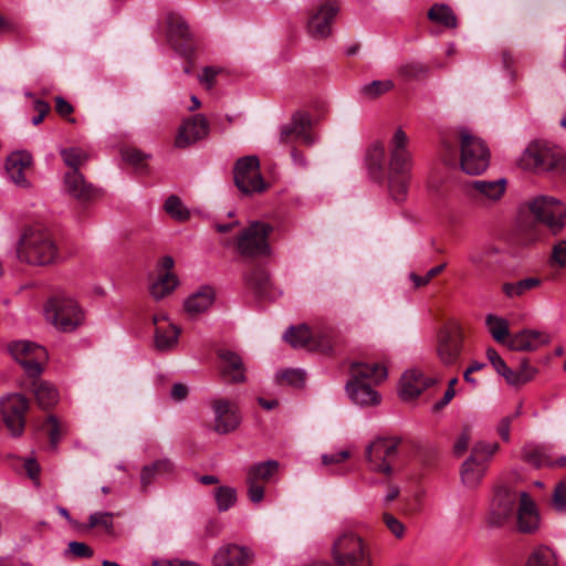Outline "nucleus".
Here are the masks:
<instances>
[{"label":"nucleus","mask_w":566,"mask_h":566,"mask_svg":"<svg viewBox=\"0 0 566 566\" xmlns=\"http://www.w3.org/2000/svg\"><path fill=\"white\" fill-rule=\"evenodd\" d=\"M20 262L34 266L53 264L59 259L57 244L50 230L41 223L21 229L15 249Z\"/></svg>","instance_id":"f257e3e1"},{"label":"nucleus","mask_w":566,"mask_h":566,"mask_svg":"<svg viewBox=\"0 0 566 566\" xmlns=\"http://www.w3.org/2000/svg\"><path fill=\"white\" fill-rule=\"evenodd\" d=\"M353 379L346 390L350 399L359 406H376L381 398L373 385H378L387 378V369L380 364L353 363L350 366Z\"/></svg>","instance_id":"f03ea898"},{"label":"nucleus","mask_w":566,"mask_h":566,"mask_svg":"<svg viewBox=\"0 0 566 566\" xmlns=\"http://www.w3.org/2000/svg\"><path fill=\"white\" fill-rule=\"evenodd\" d=\"M332 557L337 566H374L368 544L352 531H345L334 539Z\"/></svg>","instance_id":"7ed1b4c3"},{"label":"nucleus","mask_w":566,"mask_h":566,"mask_svg":"<svg viewBox=\"0 0 566 566\" xmlns=\"http://www.w3.org/2000/svg\"><path fill=\"white\" fill-rule=\"evenodd\" d=\"M388 154L389 190L394 200L402 201L406 198L411 179V154L406 144H390Z\"/></svg>","instance_id":"20e7f679"},{"label":"nucleus","mask_w":566,"mask_h":566,"mask_svg":"<svg viewBox=\"0 0 566 566\" xmlns=\"http://www.w3.org/2000/svg\"><path fill=\"white\" fill-rule=\"evenodd\" d=\"M273 227L263 221H253L237 238L235 248L242 256L255 258L269 255L271 247L269 237Z\"/></svg>","instance_id":"39448f33"},{"label":"nucleus","mask_w":566,"mask_h":566,"mask_svg":"<svg viewBox=\"0 0 566 566\" xmlns=\"http://www.w3.org/2000/svg\"><path fill=\"white\" fill-rule=\"evenodd\" d=\"M45 313L48 319L62 332H72L84 323L85 314L78 303L71 297H54L49 301Z\"/></svg>","instance_id":"423d86ee"},{"label":"nucleus","mask_w":566,"mask_h":566,"mask_svg":"<svg viewBox=\"0 0 566 566\" xmlns=\"http://www.w3.org/2000/svg\"><path fill=\"white\" fill-rule=\"evenodd\" d=\"M500 446L496 442H476L470 457L464 461L461 468V479L465 486L475 488L489 467L491 458L497 452Z\"/></svg>","instance_id":"0eeeda50"},{"label":"nucleus","mask_w":566,"mask_h":566,"mask_svg":"<svg viewBox=\"0 0 566 566\" xmlns=\"http://www.w3.org/2000/svg\"><path fill=\"white\" fill-rule=\"evenodd\" d=\"M524 169L534 172L564 171L566 169V157L555 148L545 144H530L520 160Z\"/></svg>","instance_id":"6e6552de"},{"label":"nucleus","mask_w":566,"mask_h":566,"mask_svg":"<svg viewBox=\"0 0 566 566\" xmlns=\"http://www.w3.org/2000/svg\"><path fill=\"white\" fill-rule=\"evenodd\" d=\"M533 217L545 224L554 234L559 233L566 226V205L560 200L539 196L528 201Z\"/></svg>","instance_id":"1a4fd4ad"},{"label":"nucleus","mask_w":566,"mask_h":566,"mask_svg":"<svg viewBox=\"0 0 566 566\" xmlns=\"http://www.w3.org/2000/svg\"><path fill=\"white\" fill-rule=\"evenodd\" d=\"M234 184L247 196L264 192L269 185L260 172V161L256 156H245L237 160L233 169Z\"/></svg>","instance_id":"9d476101"},{"label":"nucleus","mask_w":566,"mask_h":566,"mask_svg":"<svg viewBox=\"0 0 566 566\" xmlns=\"http://www.w3.org/2000/svg\"><path fill=\"white\" fill-rule=\"evenodd\" d=\"M399 440L396 438H377L365 451V459L371 472L390 476L392 462L398 454Z\"/></svg>","instance_id":"9b49d317"},{"label":"nucleus","mask_w":566,"mask_h":566,"mask_svg":"<svg viewBox=\"0 0 566 566\" xmlns=\"http://www.w3.org/2000/svg\"><path fill=\"white\" fill-rule=\"evenodd\" d=\"M463 331L459 322L449 321L438 332L437 355L446 366L458 361L463 348Z\"/></svg>","instance_id":"f8f14e48"},{"label":"nucleus","mask_w":566,"mask_h":566,"mask_svg":"<svg viewBox=\"0 0 566 566\" xmlns=\"http://www.w3.org/2000/svg\"><path fill=\"white\" fill-rule=\"evenodd\" d=\"M521 496L522 492L505 486L497 488L490 505L488 524L493 527H502L511 522Z\"/></svg>","instance_id":"ddd939ff"},{"label":"nucleus","mask_w":566,"mask_h":566,"mask_svg":"<svg viewBox=\"0 0 566 566\" xmlns=\"http://www.w3.org/2000/svg\"><path fill=\"white\" fill-rule=\"evenodd\" d=\"M9 350L29 378H36L42 374L48 359L44 347L28 340H18L9 345Z\"/></svg>","instance_id":"4468645a"},{"label":"nucleus","mask_w":566,"mask_h":566,"mask_svg":"<svg viewBox=\"0 0 566 566\" xmlns=\"http://www.w3.org/2000/svg\"><path fill=\"white\" fill-rule=\"evenodd\" d=\"M490 158L491 154L485 144H460L459 159L447 164H458L467 175L478 176L488 169Z\"/></svg>","instance_id":"2eb2a0df"},{"label":"nucleus","mask_w":566,"mask_h":566,"mask_svg":"<svg viewBox=\"0 0 566 566\" xmlns=\"http://www.w3.org/2000/svg\"><path fill=\"white\" fill-rule=\"evenodd\" d=\"M28 407V399L20 394H12L1 399L2 419L12 437H20L23 433Z\"/></svg>","instance_id":"dca6fc26"},{"label":"nucleus","mask_w":566,"mask_h":566,"mask_svg":"<svg viewBox=\"0 0 566 566\" xmlns=\"http://www.w3.org/2000/svg\"><path fill=\"white\" fill-rule=\"evenodd\" d=\"M339 11L336 0H326L310 15L307 22L308 34L317 40L326 39L332 34V22Z\"/></svg>","instance_id":"f3484780"},{"label":"nucleus","mask_w":566,"mask_h":566,"mask_svg":"<svg viewBox=\"0 0 566 566\" xmlns=\"http://www.w3.org/2000/svg\"><path fill=\"white\" fill-rule=\"evenodd\" d=\"M283 140L314 142L319 138L308 113L296 112L291 120L281 128Z\"/></svg>","instance_id":"a211bd4d"},{"label":"nucleus","mask_w":566,"mask_h":566,"mask_svg":"<svg viewBox=\"0 0 566 566\" xmlns=\"http://www.w3.org/2000/svg\"><path fill=\"white\" fill-rule=\"evenodd\" d=\"M507 188V180H473L468 185V195L482 205H494L501 201Z\"/></svg>","instance_id":"6ab92c4d"},{"label":"nucleus","mask_w":566,"mask_h":566,"mask_svg":"<svg viewBox=\"0 0 566 566\" xmlns=\"http://www.w3.org/2000/svg\"><path fill=\"white\" fill-rule=\"evenodd\" d=\"M214 412L213 430L220 434H227L234 431L241 417L237 406L228 400L217 399L212 402Z\"/></svg>","instance_id":"aec40b11"},{"label":"nucleus","mask_w":566,"mask_h":566,"mask_svg":"<svg viewBox=\"0 0 566 566\" xmlns=\"http://www.w3.org/2000/svg\"><path fill=\"white\" fill-rule=\"evenodd\" d=\"M168 38L175 49L182 55H189L193 51V39L189 25L182 17L170 13L167 17Z\"/></svg>","instance_id":"412c9836"},{"label":"nucleus","mask_w":566,"mask_h":566,"mask_svg":"<svg viewBox=\"0 0 566 566\" xmlns=\"http://www.w3.org/2000/svg\"><path fill=\"white\" fill-rule=\"evenodd\" d=\"M516 527L523 534H533L539 528L541 518L536 503L528 493L522 492L516 512Z\"/></svg>","instance_id":"4be33fe9"},{"label":"nucleus","mask_w":566,"mask_h":566,"mask_svg":"<svg viewBox=\"0 0 566 566\" xmlns=\"http://www.w3.org/2000/svg\"><path fill=\"white\" fill-rule=\"evenodd\" d=\"M155 325V346L160 352L174 349L179 339L181 329L169 322L166 314L159 313L153 316Z\"/></svg>","instance_id":"5701e85b"},{"label":"nucleus","mask_w":566,"mask_h":566,"mask_svg":"<svg viewBox=\"0 0 566 566\" xmlns=\"http://www.w3.org/2000/svg\"><path fill=\"white\" fill-rule=\"evenodd\" d=\"M551 340L552 336L546 332L523 329L510 337L507 347L515 352H535L549 344Z\"/></svg>","instance_id":"b1692460"},{"label":"nucleus","mask_w":566,"mask_h":566,"mask_svg":"<svg viewBox=\"0 0 566 566\" xmlns=\"http://www.w3.org/2000/svg\"><path fill=\"white\" fill-rule=\"evenodd\" d=\"M218 358L222 377L231 382L245 381V367L242 358L230 349H219Z\"/></svg>","instance_id":"393cba45"},{"label":"nucleus","mask_w":566,"mask_h":566,"mask_svg":"<svg viewBox=\"0 0 566 566\" xmlns=\"http://www.w3.org/2000/svg\"><path fill=\"white\" fill-rule=\"evenodd\" d=\"M250 552L237 544L220 546L212 556L211 566H248Z\"/></svg>","instance_id":"a878e982"},{"label":"nucleus","mask_w":566,"mask_h":566,"mask_svg":"<svg viewBox=\"0 0 566 566\" xmlns=\"http://www.w3.org/2000/svg\"><path fill=\"white\" fill-rule=\"evenodd\" d=\"M433 384L432 378L426 377L420 370L411 369L402 375L399 392L402 399H412Z\"/></svg>","instance_id":"bb28decb"},{"label":"nucleus","mask_w":566,"mask_h":566,"mask_svg":"<svg viewBox=\"0 0 566 566\" xmlns=\"http://www.w3.org/2000/svg\"><path fill=\"white\" fill-rule=\"evenodd\" d=\"M208 133L209 122L203 115L197 114L182 123L176 142H199L205 139Z\"/></svg>","instance_id":"cd10ccee"},{"label":"nucleus","mask_w":566,"mask_h":566,"mask_svg":"<svg viewBox=\"0 0 566 566\" xmlns=\"http://www.w3.org/2000/svg\"><path fill=\"white\" fill-rule=\"evenodd\" d=\"M32 164V156L27 150H18L10 154L7 158L6 169L17 185H24V170Z\"/></svg>","instance_id":"c85d7f7f"},{"label":"nucleus","mask_w":566,"mask_h":566,"mask_svg":"<svg viewBox=\"0 0 566 566\" xmlns=\"http://www.w3.org/2000/svg\"><path fill=\"white\" fill-rule=\"evenodd\" d=\"M25 387L30 388L34 395V398L42 409L53 407L59 400V394L56 388L42 379L30 378V384H25Z\"/></svg>","instance_id":"c756f323"},{"label":"nucleus","mask_w":566,"mask_h":566,"mask_svg":"<svg viewBox=\"0 0 566 566\" xmlns=\"http://www.w3.org/2000/svg\"><path fill=\"white\" fill-rule=\"evenodd\" d=\"M522 459L534 468L553 467L552 448L544 444L527 443L522 449Z\"/></svg>","instance_id":"7c9ffc66"},{"label":"nucleus","mask_w":566,"mask_h":566,"mask_svg":"<svg viewBox=\"0 0 566 566\" xmlns=\"http://www.w3.org/2000/svg\"><path fill=\"white\" fill-rule=\"evenodd\" d=\"M65 187L67 192L78 200H88L96 193L95 188L87 184L83 175L76 170L65 175Z\"/></svg>","instance_id":"2f4dec72"},{"label":"nucleus","mask_w":566,"mask_h":566,"mask_svg":"<svg viewBox=\"0 0 566 566\" xmlns=\"http://www.w3.org/2000/svg\"><path fill=\"white\" fill-rule=\"evenodd\" d=\"M213 301V289L203 286L185 301V311L192 316L201 314L212 305Z\"/></svg>","instance_id":"473e14b6"},{"label":"nucleus","mask_w":566,"mask_h":566,"mask_svg":"<svg viewBox=\"0 0 566 566\" xmlns=\"http://www.w3.org/2000/svg\"><path fill=\"white\" fill-rule=\"evenodd\" d=\"M339 344L340 338L334 329L321 328L314 332L312 343L310 345V350L329 354Z\"/></svg>","instance_id":"72a5a7b5"},{"label":"nucleus","mask_w":566,"mask_h":566,"mask_svg":"<svg viewBox=\"0 0 566 566\" xmlns=\"http://www.w3.org/2000/svg\"><path fill=\"white\" fill-rule=\"evenodd\" d=\"M386 149L384 144H371L366 154V164L373 178L379 179L382 176L386 163Z\"/></svg>","instance_id":"f704fd0d"},{"label":"nucleus","mask_w":566,"mask_h":566,"mask_svg":"<svg viewBox=\"0 0 566 566\" xmlns=\"http://www.w3.org/2000/svg\"><path fill=\"white\" fill-rule=\"evenodd\" d=\"M428 19L448 29H454L458 25L453 10L443 3H434L428 11Z\"/></svg>","instance_id":"c9c22d12"},{"label":"nucleus","mask_w":566,"mask_h":566,"mask_svg":"<svg viewBox=\"0 0 566 566\" xmlns=\"http://www.w3.org/2000/svg\"><path fill=\"white\" fill-rule=\"evenodd\" d=\"M248 286L259 297H268L271 282L268 272L264 269L256 268L252 270L245 277Z\"/></svg>","instance_id":"e433bc0d"},{"label":"nucleus","mask_w":566,"mask_h":566,"mask_svg":"<svg viewBox=\"0 0 566 566\" xmlns=\"http://www.w3.org/2000/svg\"><path fill=\"white\" fill-rule=\"evenodd\" d=\"M314 332L306 325H300L289 328L285 334V340L294 348H305L310 350Z\"/></svg>","instance_id":"4c0bfd02"},{"label":"nucleus","mask_w":566,"mask_h":566,"mask_svg":"<svg viewBox=\"0 0 566 566\" xmlns=\"http://www.w3.org/2000/svg\"><path fill=\"white\" fill-rule=\"evenodd\" d=\"M486 327L495 342L507 346L510 335L509 322L500 316L489 314L485 318Z\"/></svg>","instance_id":"58836bf2"},{"label":"nucleus","mask_w":566,"mask_h":566,"mask_svg":"<svg viewBox=\"0 0 566 566\" xmlns=\"http://www.w3.org/2000/svg\"><path fill=\"white\" fill-rule=\"evenodd\" d=\"M61 156L65 165L76 171H78L80 167L87 163L91 157L88 151L80 145H71L62 148Z\"/></svg>","instance_id":"ea45409f"},{"label":"nucleus","mask_w":566,"mask_h":566,"mask_svg":"<svg viewBox=\"0 0 566 566\" xmlns=\"http://www.w3.org/2000/svg\"><path fill=\"white\" fill-rule=\"evenodd\" d=\"M178 285V279L174 273H161L150 285L151 296L159 301L169 295Z\"/></svg>","instance_id":"a19ab883"},{"label":"nucleus","mask_w":566,"mask_h":566,"mask_svg":"<svg viewBox=\"0 0 566 566\" xmlns=\"http://www.w3.org/2000/svg\"><path fill=\"white\" fill-rule=\"evenodd\" d=\"M277 469L279 462L275 460L255 463L249 468L247 479L264 484L272 478Z\"/></svg>","instance_id":"79ce46f5"},{"label":"nucleus","mask_w":566,"mask_h":566,"mask_svg":"<svg viewBox=\"0 0 566 566\" xmlns=\"http://www.w3.org/2000/svg\"><path fill=\"white\" fill-rule=\"evenodd\" d=\"M429 72L430 67L421 62L403 63L397 70L398 76L405 82L426 78Z\"/></svg>","instance_id":"37998d69"},{"label":"nucleus","mask_w":566,"mask_h":566,"mask_svg":"<svg viewBox=\"0 0 566 566\" xmlns=\"http://www.w3.org/2000/svg\"><path fill=\"white\" fill-rule=\"evenodd\" d=\"M541 280L536 277H527L513 283L503 284V292L507 297H520L526 292L539 286Z\"/></svg>","instance_id":"c03bdc74"},{"label":"nucleus","mask_w":566,"mask_h":566,"mask_svg":"<svg viewBox=\"0 0 566 566\" xmlns=\"http://www.w3.org/2000/svg\"><path fill=\"white\" fill-rule=\"evenodd\" d=\"M119 151L123 160L133 166L135 169L143 170L146 168V160L148 156L136 148L134 145L125 144Z\"/></svg>","instance_id":"a18cd8bd"},{"label":"nucleus","mask_w":566,"mask_h":566,"mask_svg":"<svg viewBox=\"0 0 566 566\" xmlns=\"http://www.w3.org/2000/svg\"><path fill=\"white\" fill-rule=\"evenodd\" d=\"M113 513L96 512L90 515L88 523L82 526V530L102 528L107 534L113 533Z\"/></svg>","instance_id":"49530a36"},{"label":"nucleus","mask_w":566,"mask_h":566,"mask_svg":"<svg viewBox=\"0 0 566 566\" xmlns=\"http://www.w3.org/2000/svg\"><path fill=\"white\" fill-rule=\"evenodd\" d=\"M214 500L220 512H227L237 502V491L231 486H218L214 490Z\"/></svg>","instance_id":"de8ad7c7"},{"label":"nucleus","mask_w":566,"mask_h":566,"mask_svg":"<svg viewBox=\"0 0 566 566\" xmlns=\"http://www.w3.org/2000/svg\"><path fill=\"white\" fill-rule=\"evenodd\" d=\"M165 211L177 221H186L189 219V210L184 206L179 197L171 195L164 205Z\"/></svg>","instance_id":"09e8293b"},{"label":"nucleus","mask_w":566,"mask_h":566,"mask_svg":"<svg viewBox=\"0 0 566 566\" xmlns=\"http://www.w3.org/2000/svg\"><path fill=\"white\" fill-rule=\"evenodd\" d=\"M394 82L391 80L385 81H373L361 87L360 93L368 99H375L380 95L391 91L394 88Z\"/></svg>","instance_id":"8fccbe9b"},{"label":"nucleus","mask_w":566,"mask_h":566,"mask_svg":"<svg viewBox=\"0 0 566 566\" xmlns=\"http://www.w3.org/2000/svg\"><path fill=\"white\" fill-rule=\"evenodd\" d=\"M525 566H556V558L548 547L542 546L531 554Z\"/></svg>","instance_id":"3c124183"},{"label":"nucleus","mask_w":566,"mask_h":566,"mask_svg":"<svg viewBox=\"0 0 566 566\" xmlns=\"http://www.w3.org/2000/svg\"><path fill=\"white\" fill-rule=\"evenodd\" d=\"M42 429L49 436L51 447L56 448V446L62 437V433H63L61 423L59 422L56 417H54L52 415L49 416L46 418V420L44 421Z\"/></svg>","instance_id":"603ef678"},{"label":"nucleus","mask_w":566,"mask_h":566,"mask_svg":"<svg viewBox=\"0 0 566 566\" xmlns=\"http://www.w3.org/2000/svg\"><path fill=\"white\" fill-rule=\"evenodd\" d=\"M281 384L301 387L305 381V374L300 369H286L277 374Z\"/></svg>","instance_id":"864d4df0"},{"label":"nucleus","mask_w":566,"mask_h":566,"mask_svg":"<svg viewBox=\"0 0 566 566\" xmlns=\"http://www.w3.org/2000/svg\"><path fill=\"white\" fill-rule=\"evenodd\" d=\"M553 506L559 512L566 511V479L560 481L554 490Z\"/></svg>","instance_id":"5fc2aeb1"},{"label":"nucleus","mask_w":566,"mask_h":566,"mask_svg":"<svg viewBox=\"0 0 566 566\" xmlns=\"http://www.w3.org/2000/svg\"><path fill=\"white\" fill-rule=\"evenodd\" d=\"M66 553L77 558H91L94 554L93 549L83 542H70Z\"/></svg>","instance_id":"6e6d98bb"},{"label":"nucleus","mask_w":566,"mask_h":566,"mask_svg":"<svg viewBox=\"0 0 566 566\" xmlns=\"http://www.w3.org/2000/svg\"><path fill=\"white\" fill-rule=\"evenodd\" d=\"M382 520L392 535L397 538H402L405 536L406 527L398 518L389 513H385Z\"/></svg>","instance_id":"4d7b16f0"},{"label":"nucleus","mask_w":566,"mask_h":566,"mask_svg":"<svg viewBox=\"0 0 566 566\" xmlns=\"http://www.w3.org/2000/svg\"><path fill=\"white\" fill-rule=\"evenodd\" d=\"M446 268V264H440V265H437L432 269H430L426 275L423 276H420V275H417L415 273H411L410 274V279L412 280V282L415 283V286L416 287H420V286H424L427 285L434 276H437L438 274H440Z\"/></svg>","instance_id":"13d9d810"},{"label":"nucleus","mask_w":566,"mask_h":566,"mask_svg":"<svg viewBox=\"0 0 566 566\" xmlns=\"http://www.w3.org/2000/svg\"><path fill=\"white\" fill-rule=\"evenodd\" d=\"M537 371H538L537 368H535L534 366L530 365L527 359H524L521 363L520 369L516 370V373L518 374L520 386L531 381L532 379H534V377L536 376Z\"/></svg>","instance_id":"bf43d9fd"},{"label":"nucleus","mask_w":566,"mask_h":566,"mask_svg":"<svg viewBox=\"0 0 566 566\" xmlns=\"http://www.w3.org/2000/svg\"><path fill=\"white\" fill-rule=\"evenodd\" d=\"M33 111L36 113V115L32 118V124L39 125L43 122L44 117L50 113L51 106L48 102L34 98Z\"/></svg>","instance_id":"052dcab7"},{"label":"nucleus","mask_w":566,"mask_h":566,"mask_svg":"<svg viewBox=\"0 0 566 566\" xmlns=\"http://www.w3.org/2000/svg\"><path fill=\"white\" fill-rule=\"evenodd\" d=\"M248 497L253 503H260L264 497V484L247 479Z\"/></svg>","instance_id":"680f3d73"},{"label":"nucleus","mask_w":566,"mask_h":566,"mask_svg":"<svg viewBox=\"0 0 566 566\" xmlns=\"http://www.w3.org/2000/svg\"><path fill=\"white\" fill-rule=\"evenodd\" d=\"M552 260L559 266H566V241H558L552 251Z\"/></svg>","instance_id":"e2e57ef3"},{"label":"nucleus","mask_w":566,"mask_h":566,"mask_svg":"<svg viewBox=\"0 0 566 566\" xmlns=\"http://www.w3.org/2000/svg\"><path fill=\"white\" fill-rule=\"evenodd\" d=\"M350 457V453L348 450H343L338 452H333L329 454H323L322 455V462L324 465L329 467L333 464L343 463L345 460H347Z\"/></svg>","instance_id":"0e129e2a"},{"label":"nucleus","mask_w":566,"mask_h":566,"mask_svg":"<svg viewBox=\"0 0 566 566\" xmlns=\"http://www.w3.org/2000/svg\"><path fill=\"white\" fill-rule=\"evenodd\" d=\"M55 101V111L56 113L63 117V118H69V116H71V114L74 112V107L72 106L71 103H69L65 98H63L62 96H56L54 98ZM71 122H74V119H71Z\"/></svg>","instance_id":"69168bd1"},{"label":"nucleus","mask_w":566,"mask_h":566,"mask_svg":"<svg viewBox=\"0 0 566 566\" xmlns=\"http://www.w3.org/2000/svg\"><path fill=\"white\" fill-rule=\"evenodd\" d=\"M158 476L170 475L174 472V464L168 459L157 460L150 464Z\"/></svg>","instance_id":"338daca9"},{"label":"nucleus","mask_w":566,"mask_h":566,"mask_svg":"<svg viewBox=\"0 0 566 566\" xmlns=\"http://www.w3.org/2000/svg\"><path fill=\"white\" fill-rule=\"evenodd\" d=\"M514 420V416H506L500 420L496 427L497 434L505 442L510 441L511 423Z\"/></svg>","instance_id":"774afa93"}]
</instances>
